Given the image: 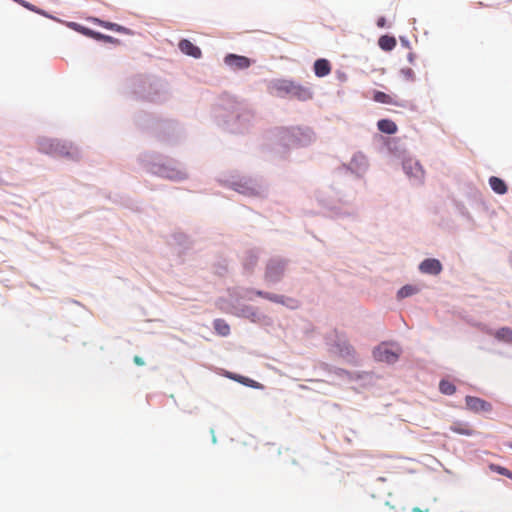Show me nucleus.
<instances>
[{"instance_id":"obj_1","label":"nucleus","mask_w":512,"mask_h":512,"mask_svg":"<svg viewBox=\"0 0 512 512\" xmlns=\"http://www.w3.org/2000/svg\"><path fill=\"white\" fill-rule=\"evenodd\" d=\"M401 354V348L396 344L381 343L374 351L373 356L377 361L388 364L395 363Z\"/></svg>"},{"instance_id":"obj_2","label":"nucleus","mask_w":512,"mask_h":512,"mask_svg":"<svg viewBox=\"0 0 512 512\" xmlns=\"http://www.w3.org/2000/svg\"><path fill=\"white\" fill-rule=\"evenodd\" d=\"M285 270V263L282 260L272 259L268 262L265 272V280L271 283L278 282Z\"/></svg>"},{"instance_id":"obj_3","label":"nucleus","mask_w":512,"mask_h":512,"mask_svg":"<svg viewBox=\"0 0 512 512\" xmlns=\"http://www.w3.org/2000/svg\"><path fill=\"white\" fill-rule=\"evenodd\" d=\"M71 148L57 140H47L41 143L42 151L58 156H72Z\"/></svg>"},{"instance_id":"obj_4","label":"nucleus","mask_w":512,"mask_h":512,"mask_svg":"<svg viewBox=\"0 0 512 512\" xmlns=\"http://www.w3.org/2000/svg\"><path fill=\"white\" fill-rule=\"evenodd\" d=\"M403 169L408 177L415 181L422 182L425 172L420 163L414 159H407L403 162Z\"/></svg>"},{"instance_id":"obj_5","label":"nucleus","mask_w":512,"mask_h":512,"mask_svg":"<svg viewBox=\"0 0 512 512\" xmlns=\"http://www.w3.org/2000/svg\"><path fill=\"white\" fill-rule=\"evenodd\" d=\"M292 82L287 79L273 80L269 85L270 92L278 97L289 96Z\"/></svg>"},{"instance_id":"obj_6","label":"nucleus","mask_w":512,"mask_h":512,"mask_svg":"<svg viewBox=\"0 0 512 512\" xmlns=\"http://www.w3.org/2000/svg\"><path fill=\"white\" fill-rule=\"evenodd\" d=\"M465 403L467 408L475 413L490 412L492 410L491 403L479 397L467 396Z\"/></svg>"},{"instance_id":"obj_7","label":"nucleus","mask_w":512,"mask_h":512,"mask_svg":"<svg viewBox=\"0 0 512 512\" xmlns=\"http://www.w3.org/2000/svg\"><path fill=\"white\" fill-rule=\"evenodd\" d=\"M224 62L235 70L247 69L251 65V60L249 58L236 54H227L224 58Z\"/></svg>"},{"instance_id":"obj_8","label":"nucleus","mask_w":512,"mask_h":512,"mask_svg":"<svg viewBox=\"0 0 512 512\" xmlns=\"http://www.w3.org/2000/svg\"><path fill=\"white\" fill-rule=\"evenodd\" d=\"M289 96L296 98L300 101H306L312 98L313 92L310 87L292 82Z\"/></svg>"},{"instance_id":"obj_9","label":"nucleus","mask_w":512,"mask_h":512,"mask_svg":"<svg viewBox=\"0 0 512 512\" xmlns=\"http://www.w3.org/2000/svg\"><path fill=\"white\" fill-rule=\"evenodd\" d=\"M419 270L424 274L438 275L442 271V264L437 259L428 258L420 263Z\"/></svg>"},{"instance_id":"obj_10","label":"nucleus","mask_w":512,"mask_h":512,"mask_svg":"<svg viewBox=\"0 0 512 512\" xmlns=\"http://www.w3.org/2000/svg\"><path fill=\"white\" fill-rule=\"evenodd\" d=\"M90 22L94 23V24H97L103 28H106V29H109V30H112V31H115V32H118V33H122V34H126V35H131L132 34V31L124 26H121L117 23H112V22H109V21H104V20H101L99 18H96V17H90L88 19Z\"/></svg>"},{"instance_id":"obj_11","label":"nucleus","mask_w":512,"mask_h":512,"mask_svg":"<svg viewBox=\"0 0 512 512\" xmlns=\"http://www.w3.org/2000/svg\"><path fill=\"white\" fill-rule=\"evenodd\" d=\"M178 47L182 53L196 59L200 58L202 55L200 48L187 39H182L179 42Z\"/></svg>"},{"instance_id":"obj_12","label":"nucleus","mask_w":512,"mask_h":512,"mask_svg":"<svg viewBox=\"0 0 512 512\" xmlns=\"http://www.w3.org/2000/svg\"><path fill=\"white\" fill-rule=\"evenodd\" d=\"M331 72V64L327 59H317L314 63V73L317 77H325Z\"/></svg>"},{"instance_id":"obj_13","label":"nucleus","mask_w":512,"mask_h":512,"mask_svg":"<svg viewBox=\"0 0 512 512\" xmlns=\"http://www.w3.org/2000/svg\"><path fill=\"white\" fill-rule=\"evenodd\" d=\"M378 129L386 134H395L397 132V125L390 119H381L377 123Z\"/></svg>"},{"instance_id":"obj_14","label":"nucleus","mask_w":512,"mask_h":512,"mask_svg":"<svg viewBox=\"0 0 512 512\" xmlns=\"http://www.w3.org/2000/svg\"><path fill=\"white\" fill-rule=\"evenodd\" d=\"M489 185L492 188V190L497 194L503 195L507 192V185L505 184V182L502 179H500L498 177H495V176L490 177Z\"/></svg>"},{"instance_id":"obj_15","label":"nucleus","mask_w":512,"mask_h":512,"mask_svg":"<svg viewBox=\"0 0 512 512\" xmlns=\"http://www.w3.org/2000/svg\"><path fill=\"white\" fill-rule=\"evenodd\" d=\"M379 47L384 51H391L395 48L397 42L393 36L384 35L379 38Z\"/></svg>"},{"instance_id":"obj_16","label":"nucleus","mask_w":512,"mask_h":512,"mask_svg":"<svg viewBox=\"0 0 512 512\" xmlns=\"http://www.w3.org/2000/svg\"><path fill=\"white\" fill-rule=\"evenodd\" d=\"M450 429L461 435L471 436L474 434V430L467 423L456 422L450 427Z\"/></svg>"},{"instance_id":"obj_17","label":"nucleus","mask_w":512,"mask_h":512,"mask_svg":"<svg viewBox=\"0 0 512 512\" xmlns=\"http://www.w3.org/2000/svg\"><path fill=\"white\" fill-rule=\"evenodd\" d=\"M494 336L501 341L511 343L512 342V329L508 327H503L498 329Z\"/></svg>"},{"instance_id":"obj_18","label":"nucleus","mask_w":512,"mask_h":512,"mask_svg":"<svg viewBox=\"0 0 512 512\" xmlns=\"http://www.w3.org/2000/svg\"><path fill=\"white\" fill-rule=\"evenodd\" d=\"M213 326L215 331L221 336H227L230 333V327L223 319H216Z\"/></svg>"},{"instance_id":"obj_19","label":"nucleus","mask_w":512,"mask_h":512,"mask_svg":"<svg viewBox=\"0 0 512 512\" xmlns=\"http://www.w3.org/2000/svg\"><path fill=\"white\" fill-rule=\"evenodd\" d=\"M439 390L445 395H452L456 391V387L448 380H441L439 383Z\"/></svg>"},{"instance_id":"obj_20","label":"nucleus","mask_w":512,"mask_h":512,"mask_svg":"<svg viewBox=\"0 0 512 512\" xmlns=\"http://www.w3.org/2000/svg\"><path fill=\"white\" fill-rule=\"evenodd\" d=\"M419 291V289L413 285H406V286H403L399 291H398V298L402 299V298H406V297H409V296H412L414 294H416L417 292Z\"/></svg>"},{"instance_id":"obj_21","label":"nucleus","mask_w":512,"mask_h":512,"mask_svg":"<svg viewBox=\"0 0 512 512\" xmlns=\"http://www.w3.org/2000/svg\"><path fill=\"white\" fill-rule=\"evenodd\" d=\"M489 469L493 472L500 474V475L506 476L512 480V471H510L506 467H503V466H500L497 464H490Z\"/></svg>"},{"instance_id":"obj_22","label":"nucleus","mask_w":512,"mask_h":512,"mask_svg":"<svg viewBox=\"0 0 512 512\" xmlns=\"http://www.w3.org/2000/svg\"><path fill=\"white\" fill-rule=\"evenodd\" d=\"M373 99L376 102H379V103H384V104H391L392 103L391 96L386 94V93H384V92H381V91L375 92Z\"/></svg>"},{"instance_id":"obj_23","label":"nucleus","mask_w":512,"mask_h":512,"mask_svg":"<svg viewBox=\"0 0 512 512\" xmlns=\"http://www.w3.org/2000/svg\"><path fill=\"white\" fill-rule=\"evenodd\" d=\"M69 27H71L72 29H74L75 31L87 36V33L88 31H91V29L87 28V27H84L78 23H75V22H71L68 24Z\"/></svg>"},{"instance_id":"obj_24","label":"nucleus","mask_w":512,"mask_h":512,"mask_svg":"<svg viewBox=\"0 0 512 512\" xmlns=\"http://www.w3.org/2000/svg\"><path fill=\"white\" fill-rule=\"evenodd\" d=\"M401 73L404 76V78L407 79V80H411L412 81L415 78L414 71L411 68H403L401 70Z\"/></svg>"},{"instance_id":"obj_25","label":"nucleus","mask_w":512,"mask_h":512,"mask_svg":"<svg viewBox=\"0 0 512 512\" xmlns=\"http://www.w3.org/2000/svg\"><path fill=\"white\" fill-rule=\"evenodd\" d=\"M105 34H102L100 32H96L94 30L88 31L87 37L93 38L98 41H103Z\"/></svg>"},{"instance_id":"obj_26","label":"nucleus","mask_w":512,"mask_h":512,"mask_svg":"<svg viewBox=\"0 0 512 512\" xmlns=\"http://www.w3.org/2000/svg\"><path fill=\"white\" fill-rule=\"evenodd\" d=\"M257 258L254 255H250L245 263V267L252 271L253 267L256 265Z\"/></svg>"},{"instance_id":"obj_27","label":"nucleus","mask_w":512,"mask_h":512,"mask_svg":"<svg viewBox=\"0 0 512 512\" xmlns=\"http://www.w3.org/2000/svg\"><path fill=\"white\" fill-rule=\"evenodd\" d=\"M265 298L270 300V301L277 302V303H282L283 302V297L279 296V295H275V294L265 295Z\"/></svg>"},{"instance_id":"obj_28","label":"nucleus","mask_w":512,"mask_h":512,"mask_svg":"<svg viewBox=\"0 0 512 512\" xmlns=\"http://www.w3.org/2000/svg\"><path fill=\"white\" fill-rule=\"evenodd\" d=\"M103 42H106V43H112V44H120V40L117 39V38H114L112 36H109V35H105L104 38H103Z\"/></svg>"},{"instance_id":"obj_29","label":"nucleus","mask_w":512,"mask_h":512,"mask_svg":"<svg viewBox=\"0 0 512 512\" xmlns=\"http://www.w3.org/2000/svg\"><path fill=\"white\" fill-rule=\"evenodd\" d=\"M20 3L27 9L31 10V11H34V12H37L39 14H44L43 12H41L40 10L36 9L32 4L26 2V1H20Z\"/></svg>"},{"instance_id":"obj_30","label":"nucleus","mask_w":512,"mask_h":512,"mask_svg":"<svg viewBox=\"0 0 512 512\" xmlns=\"http://www.w3.org/2000/svg\"><path fill=\"white\" fill-rule=\"evenodd\" d=\"M503 10L508 15H512V0L507 1V3L503 6Z\"/></svg>"},{"instance_id":"obj_31","label":"nucleus","mask_w":512,"mask_h":512,"mask_svg":"<svg viewBox=\"0 0 512 512\" xmlns=\"http://www.w3.org/2000/svg\"><path fill=\"white\" fill-rule=\"evenodd\" d=\"M133 360H134V363L138 366L144 365L143 359L139 356H135Z\"/></svg>"},{"instance_id":"obj_32","label":"nucleus","mask_w":512,"mask_h":512,"mask_svg":"<svg viewBox=\"0 0 512 512\" xmlns=\"http://www.w3.org/2000/svg\"><path fill=\"white\" fill-rule=\"evenodd\" d=\"M255 294H256L257 296H259V297H263V298H265V295H269V293H266V292H263V291H260V290L255 291Z\"/></svg>"},{"instance_id":"obj_33","label":"nucleus","mask_w":512,"mask_h":512,"mask_svg":"<svg viewBox=\"0 0 512 512\" xmlns=\"http://www.w3.org/2000/svg\"><path fill=\"white\" fill-rule=\"evenodd\" d=\"M412 512H429V509H424V510H422V509H421V508H419V507H414V508L412 509Z\"/></svg>"},{"instance_id":"obj_34","label":"nucleus","mask_w":512,"mask_h":512,"mask_svg":"<svg viewBox=\"0 0 512 512\" xmlns=\"http://www.w3.org/2000/svg\"><path fill=\"white\" fill-rule=\"evenodd\" d=\"M384 23H385V20L382 18L378 21V26L379 27H383L384 26Z\"/></svg>"},{"instance_id":"obj_35","label":"nucleus","mask_w":512,"mask_h":512,"mask_svg":"<svg viewBox=\"0 0 512 512\" xmlns=\"http://www.w3.org/2000/svg\"><path fill=\"white\" fill-rule=\"evenodd\" d=\"M248 379L247 378H244V377H240L239 381L241 383H246L245 381H247Z\"/></svg>"},{"instance_id":"obj_36","label":"nucleus","mask_w":512,"mask_h":512,"mask_svg":"<svg viewBox=\"0 0 512 512\" xmlns=\"http://www.w3.org/2000/svg\"><path fill=\"white\" fill-rule=\"evenodd\" d=\"M412 57H413V55H412V53H410V54H409V60H410V61H412Z\"/></svg>"},{"instance_id":"obj_37","label":"nucleus","mask_w":512,"mask_h":512,"mask_svg":"<svg viewBox=\"0 0 512 512\" xmlns=\"http://www.w3.org/2000/svg\"><path fill=\"white\" fill-rule=\"evenodd\" d=\"M509 447L512 449V443L509 444Z\"/></svg>"}]
</instances>
